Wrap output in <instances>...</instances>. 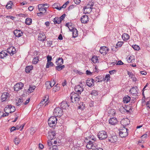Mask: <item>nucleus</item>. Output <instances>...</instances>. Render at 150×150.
Segmentation results:
<instances>
[{
  "label": "nucleus",
  "instance_id": "nucleus-1",
  "mask_svg": "<svg viewBox=\"0 0 150 150\" xmlns=\"http://www.w3.org/2000/svg\"><path fill=\"white\" fill-rule=\"evenodd\" d=\"M57 119L56 117L52 116L50 117L48 119V123L49 125L51 127H53L57 123Z\"/></svg>",
  "mask_w": 150,
  "mask_h": 150
},
{
  "label": "nucleus",
  "instance_id": "nucleus-2",
  "mask_svg": "<svg viewBox=\"0 0 150 150\" xmlns=\"http://www.w3.org/2000/svg\"><path fill=\"white\" fill-rule=\"evenodd\" d=\"M127 128L123 127L122 129H120L119 132V135L121 137H125L128 135Z\"/></svg>",
  "mask_w": 150,
  "mask_h": 150
},
{
  "label": "nucleus",
  "instance_id": "nucleus-3",
  "mask_svg": "<svg viewBox=\"0 0 150 150\" xmlns=\"http://www.w3.org/2000/svg\"><path fill=\"white\" fill-rule=\"evenodd\" d=\"M62 109L60 107L55 108L53 112V115L55 117H60L62 115Z\"/></svg>",
  "mask_w": 150,
  "mask_h": 150
},
{
  "label": "nucleus",
  "instance_id": "nucleus-4",
  "mask_svg": "<svg viewBox=\"0 0 150 150\" xmlns=\"http://www.w3.org/2000/svg\"><path fill=\"white\" fill-rule=\"evenodd\" d=\"M98 136L100 140H103L105 139L108 137L106 132L104 131L99 132L98 133Z\"/></svg>",
  "mask_w": 150,
  "mask_h": 150
},
{
  "label": "nucleus",
  "instance_id": "nucleus-5",
  "mask_svg": "<svg viewBox=\"0 0 150 150\" xmlns=\"http://www.w3.org/2000/svg\"><path fill=\"white\" fill-rule=\"evenodd\" d=\"M96 146H97L96 144L95 143H93V142L91 140L89 141L86 145L87 148L92 149H94L96 148Z\"/></svg>",
  "mask_w": 150,
  "mask_h": 150
},
{
  "label": "nucleus",
  "instance_id": "nucleus-6",
  "mask_svg": "<svg viewBox=\"0 0 150 150\" xmlns=\"http://www.w3.org/2000/svg\"><path fill=\"white\" fill-rule=\"evenodd\" d=\"M23 84L21 82H20L15 85L14 89L15 91H18L22 89L23 88Z\"/></svg>",
  "mask_w": 150,
  "mask_h": 150
},
{
  "label": "nucleus",
  "instance_id": "nucleus-7",
  "mask_svg": "<svg viewBox=\"0 0 150 150\" xmlns=\"http://www.w3.org/2000/svg\"><path fill=\"white\" fill-rule=\"evenodd\" d=\"M9 94L6 92L3 93L1 97V100L3 102L6 100H8L10 98Z\"/></svg>",
  "mask_w": 150,
  "mask_h": 150
},
{
  "label": "nucleus",
  "instance_id": "nucleus-8",
  "mask_svg": "<svg viewBox=\"0 0 150 150\" xmlns=\"http://www.w3.org/2000/svg\"><path fill=\"white\" fill-rule=\"evenodd\" d=\"M109 49L107 47L103 46L100 47L99 51L101 54L103 55H105L109 52Z\"/></svg>",
  "mask_w": 150,
  "mask_h": 150
},
{
  "label": "nucleus",
  "instance_id": "nucleus-9",
  "mask_svg": "<svg viewBox=\"0 0 150 150\" xmlns=\"http://www.w3.org/2000/svg\"><path fill=\"white\" fill-rule=\"evenodd\" d=\"M120 123L123 127H125L128 125L129 123V119L126 118L122 119L120 121Z\"/></svg>",
  "mask_w": 150,
  "mask_h": 150
},
{
  "label": "nucleus",
  "instance_id": "nucleus-10",
  "mask_svg": "<svg viewBox=\"0 0 150 150\" xmlns=\"http://www.w3.org/2000/svg\"><path fill=\"white\" fill-rule=\"evenodd\" d=\"M84 88L83 86H81L79 85L75 86V91L79 94H81L83 91Z\"/></svg>",
  "mask_w": 150,
  "mask_h": 150
},
{
  "label": "nucleus",
  "instance_id": "nucleus-11",
  "mask_svg": "<svg viewBox=\"0 0 150 150\" xmlns=\"http://www.w3.org/2000/svg\"><path fill=\"white\" fill-rule=\"evenodd\" d=\"M56 133L54 131H50L48 133V138L50 140H52L55 137Z\"/></svg>",
  "mask_w": 150,
  "mask_h": 150
},
{
  "label": "nucleus",
  "instance_id": "nucleus-12",
  "mask_svg": "<svg viewBox=\"0 0 150 150\" xmlns=\"http://www.w3.org/2000/svg\"><path fill=\"white\" fill-rule=\"evenodd\" d=\"M55 84V83L54 81L52 82L50 81H47L45 83V85L47 89H50L53 87Z\"/></svg>",
  "mask_w": 150,
  "mask_h": 150
},
{
  "label": "nucleus",
  "instance_id": "nucleus-13",
  "mask_svg": "<svg viewBox=\"0 0 150 150\" xmlns=\"http://www.w3.org/2000/svg\"><path fill=\"white\" fill-rule=\"evenodd\" d=\"M13 33L15 36L19 38L22 35L23 33L20 30H16L13 31Z\"/></svg>",
  "mask_w": 150,
  "mask_h": 150
},
{
  "label": "nucleus",
  "instance_id": "nucleus-14",
  "mask_svg": "<svg viewBox=\"0 0 150 150\" xmlns=\"http://www.w3.org/2000/svg\"><path fill=\"white\" fill-rule=\"evenodd\" d=\"M81 21L82 23H86L89 21L88 17L87 15L83 16L81 18Z\"/></svg>",
  "mask_w": 150,
  "mask_h": 150
},
{
  "label": "nucleus",
  "instance_id": "nucleus-15",
  "mask_svg": "<svg viewBox=\"0 0 150 150\" xmlns=\"http://www.w3.org/2000/svg\"><path fill=\"white\" fill-rule=\"evenodd\" d=\"M130 92L133 96L134 95V96H137V94L138 93L137 88V87H133L130 90Z\"/></svg>",
  "mask_w": 150,
  "mask_h": 150
},
{
  "label": "nucleus",
  "instance_id": "nucleus-16",
  "mask_svg": "<svg viewBox=\"0 0 150 150\" xmlns=\"http://www.w3.org/2000/svg\"><path fill=\"white\" fill-rule=\"evenodd\" d=\"M109 122L110 124L112 125H115L117 123V121L115 118L112 117L109 119Z\"/></svg>",
  "mask_w": 150,
  "mask_h": 150
},
{
  "label": "nucleus",
  "instance_id": "nucleus-17",
  "mask_svg": "<svg viewBox=\"0 0 150 150\" xmlns=\"http://www.w3.org/2000/svg\"><path fill=\"white\" fill-rule=\"evenodd\" d=\"M44 5L39 4L38 6V9L40 11H42L44 13H45L46 11V9L44 8Z\"/></svg>",
  "mask_w": 150,
  "mask_h": 150
},
{
  "label": "nucleus",
  "instance_id": "nucleus-18",
  "mask_svg": "<svg viewBox=\"0 0 150 150\" xmlns=\"http://www.w3.org/2000/svg\"><path fill=\"white\" fill-rule=\"evenodd\" d=\"M93 80V79H88L87 80L86 82V84L87 86L90 87H92L94 85L93 83L92 82V81Z\"/></svg>",
  "mask_w": 150,
  "mask_h": 150
},
{
  "label": "nucleus",
  "instance_id": "nucleus-19",
  "mask_svg": "<svg viewBox=\"0 0 150 150\" xmlns=\"http://www.w3.org/2000/svg\"><path fill=\"white\" fill-rule=\"evenodd\" d=\"M56 63L57 66H61L63 63V59L62 58H59L56 60Z\"/></svg>",
  "mask_w": 150,
  "mask_h": 150
},
{
  "label": "nucleus",
  "instance_id": "nucleus-20",
  "mask_svg": "<svg viewBox=\"0 0 150 150\" xmlns=\"http://www.w3.org/2000/svg\"><path fill=\"white\" fill-rule=\"evenodd\" d=\"M69 106L67 102L65 101H63L61 104V108L62 109H66V108Z\"/></svg>",
  "mask_w": 150,
  "mask_h": 150
},
{
  "label": "nucleus",
  "instance_id": "nucleus-21",
  "mask_svg": "<svg viewBox=\"0 0 150 150\" xmlns=\"http://www.w3.org/2000/svg\"><path fill=\"white\" fill-rule=\"evenodd\" d=\"M117 137L116 136L114 135L111 136V137L109 138L108 140L109 142L114 143L117 141Z\"/></svg>",
  "mask_w": 150,
  "mask_h": 150
},
{
  "label": "nucleus",
  "instance_id": "nucleus-22",
  "mask_svg": "<svg viewBox=\"0 0 150 150\" xmlns=\"http://www.w3.org/2000/svg\"><path fill=\"white\" fill-rule=\"evenodd\" d=\"M79 96V94L75 92H72L70 94V98L72 101L73 99H75V98Z\"/></svg>",
  "mask_w": 150,
  "mask_h": 150
},
{
  "label": "nucleus",
  "instance_id": "nucleus-23",
  "mask_svg": "<svg viewBox=\"0 0 150 150\" xmlns=\"http://www.w3.org/2000/svg\"><path fill=\"white\" fill-rule=\"evenodd\" d=\"M70 30H71L72 31H73L72 33L73 38H76L78 36V31L76 29H71L69 28Z\"/></svg>",
  "mask_w": 150,
  "mask_h": 150
},
{
  "label": "nucleus",
  "instance_id": "nucleus-24",
  "mask_svg": "<svg viewBox=\"0 0 150 150\" xmlns=\"http://www.w3.org/2000/svg\"><path fill=\"white\" fill-rule=\"evenodd\" d=\"M91 8L87 7H85L83 8V11L84 13L86 14H88L91 11Z\"/></svg>",
  "mask_w": 150,
  "mask_h": 150
},
{
  "label": "nucleus",
  "instance_id": "nucleus-25",
  "mask_svg": "<svg viewBox=\"0 0 150 150\" xmlns=\"http://www.w3.org/2000/svg\"><path fill=\"white\" fill-rule=\"evenodd\" d=\"M7 51L5 50L4 51H2L0 53V57L1 58H3L6 57L8 54L7 53Z\"/></svg>",
  "mask_w": 150,
  "mask_h": 150
},
{
  "label": "nucleus",
  "instance_id": "nucleus-26",
  "mask_svg": "<svg viewBox=\"0 0 150 150\" xmlns=\"http://www.w3.org/2000/svg\"><path fill=\"white\" fill-rule=\"evenodd\" d=\"M48 99V97L47 96L45 97L40 103V106L45 104L47 102Z\"/></svg>",
  "mask_w": 150,
  "mask_h": 150
},
{
  "label": "nucleus",
  "instance_id": "nucleus-27",
  "mask_svg": "<svg viewBox=\"0 0 150 150\" xmlns=\"http://www.w3.org/2000/svg\"><path fill=\"white\" fill-rule=\"evenodd\" d=\"M123 102L124 103H127L129 101L131 98L129 96H127L123 98Z\"/></svg>",
  "mask_w": 150,
  "mask_h": 150
},
{
  "label": "nucleus",
  "instance_id": "nucleus-28",
  "mask_svg": "<svg viewBox=\"0 0 150 150\" xmlns=\"http://www.w3.org/2000/svg\"><path fill=\"white\" fill-rule=\"evenodd\" d=\"M52 6L54 8L56 9L59 10H60L62 9V7H60V4H54L52 5Z\"/></svg>",
  "mask_w": 150,
  "mask_h": 150
},
{
  "label": "nucleus",
  "instance_id": "nucleus-29",
  "mask_svg": "<svg viewBox=\"0 0 150 150\" xmlns=\"http://www.w3.org/2000/svg\"><path fill=\"white\" fill-rule=\"evenodd\" d=\"M36 86H33L32 85H30L28 89V92L29 91L30 93L33 92Z\"/></svg>",
  "mask_w": 150,
  "mask_h": 150
},
{
  "label": "nucleus",
  "instance_id": "nucleus-30",
  "mask_svg": "<svg viewBox=\"0 0 150 150\" xmlns=\"http://www.w3.org/2000/svg\"><path fill=\"white\" fill-rule=\"evenodd\" d=\"M33 67L32 66H27L25 68V72L27 73H29L30 71L33 69Z\"/></svg>",
  "mask_w": 150,
  "mask_h": 150
},
{
  "label": "nucleus",
  "instance_id": "nucleus-31",
  "mask_svg": "<svg viewBox=\"0 0 150 150\" xmlns=\"http://www.w3.org/2000/svg\"><path fill=\"white\" fill-rule=\"evenodd\" d=\"M25 23L28 25H30L32 23V19L30 18H27L25 21Z\"/></svg>",
  "mask_w": 150,
  "mask_h": 150
},
{
  "label": "nucleus",
  "instance_id": "nucleus-32",
  "mask_svg": "<svg viewBox=\"0 0 150 150\" xmlns=\"http://www.w3.org/2000/svg\"><path fill=\"white\" fill-rule=\"evenodd\" d=\"M53 21L54 24H59L61 23L59 18L55 17Z\"/></svg>",
  "mask_w": 150,
  "mask_h": 150
},
{
  "label": "nucleus",
  "instance_id": "nucleus-33",
  "mask_svg": "<svg viewBox=\"0 0 150 150\" xmlns=\"http://www.w3.org/2000/svg\"><path fill=\"white\" fill-rule=\"evenodd\" d=\"M12 4V2L10 1L7 3L6 7L8 9H10L11 8V6Z\"/></svg>",
  "mask_w": 150,
  "mask_h": 150
},
{
  "label": "nucleus",
  "instance_id": "nucleus-34",
  "mask_svg": "<svg viewBox=\"0 0 150 150\" xmlns=\"http://www.w3.org/2000/svg\"><path fill=\"white\" fill-rule=\"evenodd\" d=\"M39 61V57H35L33 59L32 62L33 64H36Z\"/></svg>",
  "mask_w": 150,
  "mask_h": 150
},
{
  "label": "nucleus",
  "instance_id": "nucleus-35",
  "mask_svg": "<svg viewBox=\"0 0 150 150\" xmlns=\"http://www.w3.org/2000/svg\"><path fill=\"white\" fill-rule=\"evenodd\" d=\"M65 67V66L64 65H61V66H56L55 67V69L56 70H58V71H60L61 70H62V69H63L64 67Z\"/></svg>",
  "mask_w": 150,
  "mask_h": 150
},
{
  "label": "nucleus",
  "instance_id": "nucleus-36",
  "mask_svg": "<svg viewBox=\"0 0 150 150\" xmlns=\"http://www.w3.org/2000/svg\"><path fill=\"white\" fill-rule=\"evenodd\" d=\"M53 91L54 92H56L58 91L60 89V87L57 85H56L53 88Z\"/></svg>",
  "mask_w": 150,
  "mask_h": 150
},
{
  "label": "nucleus",
  "instance_id": "nucleus-37",
  "mask_svg": "<svg viewBox=\"0 0 150 150\" xmlns=\"http://www.w3.org/2000/svg\"><path fill=\"white\" fill-rule=\"evenodd\" d=\"M98 59L96 56H94L91 59V61L94 63H95L97 62Z\"/></svg>",
  "mask_w": 150,
  "mask_h": 150
},
{
  "label": "nucleus",
  "instance_id": "nucleus-38",
  "mask_svg": "<svg viewBox=\"0 0 150 150\" xmlns=\"http://www.w3.org/2000/svg\"><path fill=\"white\" fill-rule=\"evenodd\" d=\"M11 105H6V106L5 107L4 109V111L6 112V111L7 112L8 111L9 112L11 110L10 107H11Z\"/></svg>",
  "mask_w": 150,
  "mask_h": 150
},
{
  "label": "nucleus",
  "instance_id": "nucleus-39",
  "mask_svg": "<svg viewBox=\"0 0 150 150\" xmlns=\"http://www.w3.org/2000/svg\"><path fill=\"white\" fill-rule=\"evenodd\" d=\"M59 143L58 142V144H57V145H53L52 150H59L57 146H59Z\"/></svg>",
  "mask_w": 150,
  "mask_h": 150
},
{
  "label": "nucleus",
  "instance_id": "nucleus-40",
  "mask_svg": "<svg viewBox=\"0 0 150 150\" xmlns=\"http://www.w3.org/2000/svg\"><path fill=\"white\" fill-rule=\"evenodd\" d=\"M20 139L18 138H16L14 140V142L15 144H18L20 142Z\"/></svg>",
  "mask_w": 150,
  "mask_h": 150
},
{
  "label": "nucleus",
  "instance_id": "nucleus-41",
  "mask_svg": "<svg viewBox=\"0 0 150 150\" xmlns=\"http://www.w3.org/2000/svg\"><path fill=\"white\" fill-rule=\"evenodd\" d=\"M150 135V132H146L144 134L142 135L141 138L142 139L143 138H145L147 136H149Z\"/></svg>",
  "mask_w": 150,
  "mask_h": 150
},
{
  "label": "nucleus",
  "instance_id": "nucleus-42",
  "mask_svg": "<svg viewBox=\"0 0 150 150\" xmlns=\"http://www.w3.org/2000/svg\"><path fill=\"white\" fill-rule=\"evenodd\" d=\"M54 64L52 62H47L46 64V68H48L50 67V66H52Z\"/></svg>",
  "mask_w": 150,
  "mask_h": 150
},
{
  "label": "nucleus",
  "instance_id": "nucleus-43",
  "mask_svg": "<svg viewBox=\"0 0 150 150\" xmlns=\"http://www.w3.org/2000/svg\"><path fill=\"white\" fill-rule=\"evenodd\" d=\"M80 96L79 95V96L76 97L75 99H73V100H72L71 102L72 103H74L75 102H76V103H78V101H79L80 100Z\"/></svg>",
  "mask_w": 150,
  "mask_h": 150
},
{
  "label": "nucleus",
  "instance_id": "nucleus-44",
  "mask_svg": "<svg viewBox=\"0 0 150 150\" xmlns=\"http://www.w3.org/2000/svg\"><path fill=\"white\" fill-rule=\"evenodd\" d=\"M91 94L94 96H97L98 95V92L96 90H93L91 92Z\"/></svg>",
  "mask_w": 150,
  "mask_h": 150
},
{
  "label": "nucleus",
  "instance_id": "nucleus-45",
  "mask_svg": "<svg viewBox=\"0 0 150 150\" xmlns=\"http://www.w3.org/2000/svg\"><path fill=\"white\" fill-rule=\"evenodd\" d=\"M23 102V99H19L17 102H16V105L17 106H19L20 105L22 102Z\"/></svg>",
  "mask_w": 150,
  "mask_h": 150
},
{
  "label": "nucleus",
  "instance_id": "nucleus-46",
  "mask_svg": "<svg viewBox=\"0 0 150 150\" xmlns=\"http://www.w3.org/2000/svg\"><path fill=\"white\" fill-rule=\"evenodd\" d=\"M10 107L11 108V110L9 111V113H11L12 112H14L16 110L15 107L13 106L12 105H11V107Z\"/></svg>",
  "mask_w": 150,
  "mask_h": 150
},
{
  "label": "nucleus",
  "instance_id": "nucleus-47",
  "mask_svg": "<svg viewBox=\"0 0 150 150\" xmlns=\"http://www.w3.org/2000/svg\"><path fill=\"white\" fill-rule=\"evenodd\" d=\"M12 46H11L7 49V52L8 53H9V54L11 55H11V53H12V52L11 51H12Z\"/></svg>",
  "mask_w": 150,
  "mask_h": 150
},
{
  "label": "nucleus",
  "instance_id": "nucleus-48",
  "mask_svg": "<svg viewBox=\"0 0 150 150\" xmlns=\"http://www.w3.org/2000/svg\"><path fill=\"white\" fill-rule=\"evenodd\" d=\"M132 47L135 50H138L140 49L139 47L137 45H133L132 46Z\"/></svg>",
  "mask_w": 150,
  "mask_h": 150
},
{
  "label": "nucleus",
  "instance_id": "nucleus-49",
  "mask_svg": "<svg viewBox=\"0 0 150 150\" xmlns=\"http://www.w3.org/2000/svg\"><path fill=\"white\" fill-rule=\"evenodd\" d=\"M24 126V125H20H20H17L16 126L17 129L18 130V129H21L20 130H21L23 128Z\"/></svg>",
  "mask_w": 150,
  "mask_h": 150
},
{
  "label": "nucleus",
  "instance_id": "nucleus-50",
  "mask_svg": "<svg viewBox=\"0 0 150 150\" xmlns=\"http://www.w3.org/2000/svg\"><path fill=\"white\" fill-rule=\"evenodd\" d=\"M53 142V141L52 140H50L49 139V140L47 142V144L49 146H50L52 145H53L52 144Z\"/></svg>",
  "mask_w": 150,
  "mask_h": 150
},
{
  "label": "nucleus",
  "instance_id": "nucleus-51",
  "mask_svg": "<svg viewBox=\"0 0 150 150\" xmlns=\"http://www.w3.org/2000/svg\"><path fill=\"white\" fill-rule=\"evenodd\" d=\"M100 76H97L96 77H95V81L96 82H99L100 81H101V80H100V78H99Z\"/></svg>",
  "mask_w": 150,
  "mask_h": 150
},
{
  "label": "nucleus",
  "instance_id": "nucleus-52",
  "mask_svg": "<svg viewBox=\"0 0 150 150\" xmlns=\"http://www.w3.org/2000/svg\"><path fill=\"white\" fill-rule=\"evenodd\" d=\"M12 51H11L12 52V53H11V55H12L16 53V49L15 47L13 46H12Z\"/></svg>",
  "mask_w": 150,
  "mask_h": 150
},
{
  "label": "nucleus",
  "instance_id": "nucleus-53",
  "mask_svg": "<svg viewBox=\"0 0 150 150\" xmlns=\"http://www.w3.org/2000/svg\"><path fill=\"white\" fill-rule=\"evenodd\" d=\"M123 43L122 42H118L117 43L116 46L117 48L119 47H120L122 45Z\"/></svg>",
  "mask_w": 150,
  "mask_h": 150
},
{
  "label": "nucleus",
  "instance_id": "nucleus-54",
  "mask_svg": "<svg viewBox=\"0 0 150 150\" xmlns=\"http://www.w3.org/2000/svg\"><path fill=\"white\" fill-rule=\"evenodd\" d=\"M110 78V75L109 74H107L106 75L105 79V80H106L108 81L109 80Z\"/></svg>",
  "mask_w": 150,
  "mask_h": 150
},
{
  "label": "nucleus",
  "instance_id": "nucleus-55",
  "mask_svg": "<svg viewBox=\"0 0 150 150\" xmlns=\"http://www.w3.org/2000/svg\"><path fill=\"white\" fill-rule=\"evenodd\" d=\"M47 62H51L52 59V57L51 56L48 55L47 57Z\"/></svg>",
  "mask_w": 150,
  "mask_h": 150
},
{
  "label": "nucleus",
  "instance_id": "nucleus-56",
  "mask_svg": "<svg viewBox=\"0 0 150 150\" xmlns=\"http://www.w3.org/2000/svg\"><path fill=\"white\" fill-rule=\"evenodd\" d=\"M65 16L66 14H64L62 15L59 18L60 19V21H61V22L62 21V20H63L64 19Z\"/></svg>",
  "mask_w": 150,
  "mask_h": 150
},
{
  "label": "nucleus",
  "instance_id": "nucleus-57",
  "mask_svg": "<svg viewBox=\"0 0 150 150\" xmlns=\"http://www.w3.org/2000/svg\"><path fill=\"white\" fill-rule=\"evenodd\" d=\"M45 34L42 32L40 33L38 36V38H42V36H44Z\"/></svg>",
  "mask_w": 150,
  "mask_h": 150
},
{
  "label": "nucleus",
  "instance_id": "nucleus-58",
  "mask_svg": "<svg viewBox=\"0 0 150 150\" xmlns=\"http://www.w3.org/2000/svg\"><path fill=\"white\" fill-rule=\"evenodd\" d=\"M9 113L7 111H6L5 113H3L2 112V116L3 117H5L6 116H8V115Z\"/></svg>",
  "mask_w": 150,
  "mask_h": 150
},
{
  "label": "nucleus",
  "instance_id": "nucleus-59",
  "mask_svg": "<svg viewBox=\"0 0 150 150\" xmlns=\"http://www.w3.org/2000/svg\"><path fill=\"white\" fill-rule=\"evenodd\" d=\"M129 36L128 34L124 33L122 35V38H129Z\"/></svg>",
  "mask_w": 150,
  "mask_h": 150
},
{
  "label": "nucleus",
  "instance_id": "nucleus-60",
  "mask_svg": "<svg viewBox=\"0 0 150 150\" xmlns=\"http://www.w3.org/2000/svg\"><path fill=\"white\" fill-rule=\"evenodd\" d=\"M117 46L115 47L113 46L111 48V50L112 51H116L117 50Z\"/></svg>",
  "mask_w": 150,
  "mask_h": 150
},
{
  "label": "nucleus",
  "instance_id": "nucleus-61",
  "mask_svg": "<svg viewBox=\"0 0 150 150\" xmlns=\"http://www.w3.org/2000/svg\"><path fill=\"white\" fill-rule=\"evenodd\" d=\"M90 138L92 140H91V141H93V143H95V142L96 140V138L94 137H92V136H91V137H90Z\"/></svg>",
  "mask_w": 150,
  "mask_h": 150
},
{
  "label": "nucleus",
  "instance_id": "nucleus-62",
  "mask_svg": "<svg viewBox=\"0 0 150 150\" xmlns=\"http://www.w3.org/2000/svg\"><path fill=\"white\" fill-rule=\"evenodd\" d=\"M74 1L75 3L77 4H79L81 2L80 0H74Z\"/></svg>",
  "mask_w": 150,
  "mask_h": 150
},
{
  "label": "nucleus",
  "instance_id": "nucleus-63",
  "mask_svg": "<svg viewBox=\"0 0 150 150\" xmlns=\"http://www.w3.org/2000/svg\"><path fill=\"white\" fill-rule=\"evenodd\" d=\"M45 13H44L42 12V11H40L39 13H38L37 14L38 16H41V14L42 15H45Z\"/></svg>",
  "mask_w": 150,
  "mask_h": 150
},
{
  "label": "nucleus",
  "instance_id": "nucleus-64",
  "mask_svg": "<svg viewBox=\"0 0 150 150\" xmlns=\"http://www.w3.org/2000/svg\"><path fill=\"white\" fill-rule=\"evenodd\" d=\"M123 64V62L121 60L119 61L116 64V65H121Z\"/></svg>",
  "mask_w": 150,
  "mask_h": 150
}]
</instances>
